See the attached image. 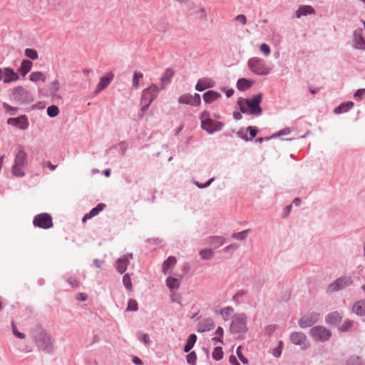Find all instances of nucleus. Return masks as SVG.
<instances>
[{
    "label": "nucleus",
    "instance_id": "30",
    "mask_svg": "<svg viewBox=\"0 0 365 365\" xmlns=\"http://www.w3.org/2000/svg\"><path fill=\"white\" fill-rule=\"evenodd\" d=\"M353 106L354 103L351 101L342 103L334 109V113L337 114L345 113L348 111Z\"/></svg>",
    "mask_w": 365,
    "mask_h": 365
},
{
    "label": "nucleus",
    "instance_id": "35",
    "mask_svg": "<svg viewBox=\"0 0 365 365\" xmlns=\"http://www.w3.org/2000/svg\"><path fill=\"white\" fill-rule=\"evenodd\" d=\"M346 365H365V363L360 357L352 356L348 359Z\"/></svg>",
    "mask_w": 365,
    "mask_h": 365
},
{
    "label": "nucleus",
    "instance_id": "16",
    "mask_svg": "<svg viewBox=\"0 0 365 365\" xmlns=\"http://www.w3.org/2000/svg\"><path fill=\"white\" fill-rule=\"evenodd\" d=\"M27 155L24 150L22 145H19L17 148V153L15 156L14 164L17 165L25 166L27 162Z\"/></svg>",
    "mask_w": 365,
    "mask_h": 365
},
{
    "label": "nucleus",
    "instance_id": "48",
    "mask_svg": "<svg viewBox=\"0 0 365 365\" xmlns=\"http://www.w3.org/2000/svg\"><path fill=\"white\" fill-rule=\"evenodd\" d=\"M3 107L6 110V111L10 113L11 115H15L16 111L18 110L17 108L12 107L6 103L3 104Z\"/></svg>",
    "mask_w": 365,
    "mask_h": 365
},
{
    "label": "nucleus",
    "instance_id": "56",
    "mask_svg": "<svg viewBox=\"0 0 365 365\" xmlns=\"http://www.w3.org/2000/svg\"><path fill=\"white\" fill-rule=\"evenodd\" d=\"M213 181H214V178H212L204 184H200L198 182H195V185L200 188H205V187H207V186H209Z\"/></svg>",
    "mask_w": 365,
    "mask_h": 365
},
{
    "label": "nucleus",
    "instance_id": "59",
    "mask_svg": "<svg viewBox=\"0 0 365 365\" xmlns=\"http://www.w3.org/2000/svg\"><path fill=\"white\" fill-rule=\"evenodd\" d=\"M68 282L73 287H77L79 286V282L75 278H72V277L69 278L68 279Z\"/></svg>",
    "mask_w": 365,
    "mask_h": 365
},
{
    "label": "nucleus",
    "instance_id": "26",
    "mask_svg": "<svg viewBox=\"0 0 365 365\" xmlns=\"http://www.w3.org/2000/svg\"><path fill=\"white\" fill-rule=\"evenodd\" d=\"M29 80L35 83L38 81L45 82L46 76L41 71H34L30 74Z\"/></svg>",
    "mask_w": 365,
    "mask_h": 365
},
{
    "label": "nucleus",
    "instance_id": "45",
    "mask_svg": "<svg viewBox=\"0 0 365 365\" xmlns=\"http://www.w3.org/2000/svg\"><path fill=\"white\" fill-rule=\"evenodd\" d=\"M143 76V73L140 72L135 71L134 72L133 78V85L135 88H138L139 86V79L142 78Z\"/></svg>",
    "mask_w": 365,
    "mask_h": 365
},
{
    "label": "nucleus",
    "instance_id": "7",
    "mask_svg": "<svg viewBox=\"0 0 365 365\" xmlns=\"http://www.w3.org/2000/svg\"><path fill=\"white\" fill-rule=\"evenodd\" d=\"M289 339L292 344L299 346L302 349H307L310 346L306 335L301 331L291 334Z\"/></svg>",
    "mask_w": 365,
    "mask_h": 365
},
{
    "label": "nucleus",
    "instance_id": "23",
    "mask_svg": "<svg viewBox=\"0 0 365 365\" xmlns=\"http://www.w3.org/2000/svg\"><path fill=\"white\" fill-rule=\"evenodd\" d=\"M342 317L338 312L329 314L326 317V322L329 324H336L341 322Z\"/></svg>",
    "mask_w": 365,
    "mask_h": 365
},
{
    "label": "nucleus",
    "instance_id": "11",
    "mask_svg": "<svg viewBox=\"0 0 365 365\" xmlns=\"http://www.w3.org/2000/svg\"><path fill=\"white\" fill-rule=\"evenodd\" d=\"M352 284V279L350 277H341L336 279L333 283L329 286V289L331 292L339 291L347 286Z\"/></svg>",
    "mask_w": 365,
    "mask_h": 365
},
{
    "label": "nucleus",
    "instance_id": "57",
    "mask_svg": "<svg viewBox=\"0 0 365 365\" xmlns=\"http://www.w3.org/2000/svg\"><path fill=\"white\" fill-rule=\"evenodd\" d=\"M247 131L250 133V135H251V138L250 140H252V138H254L256 135H257V129L252 127V126H249L247 128Z\"/></svg>",
    "mask_w": 365,
    "mask_h": 365
},
{
    "label": "nucleus",
    "instance_id": "4",
    "mask_svg": "<svg viewBox=\"0 0 365 365\" xmlns=\"http://www.w3.org/2000/svg\"><path fill=\"white\" fill-rule=\"evenodd\" d=\"M248 66L250 70L257 75H267L269 68L265 66L264 60L254 57L249 60Z\"/></svg>",
    "mask_w": 365,
    "mask_h": 365
},
{
    "label": "nucleus",
    "instance_id": "34",
    "mask_svg": "<svg viewBox=\"0 0 365 365\" xmlns=\"http://www.w3.org/2000/svg\"><path fill=\"white\" fill-rule=\"evenodd\" d=\"M234 309L231 307H227L220 310V314L225 320H228L233 313Z\"/></svg>",
    "mask_w": 365,
    "mask_h": 365
},
{
    "label": "nucleus",
    "instance_id": "32",
    "mask_svg": "<svg viewBox=\"0 0 365 365\" xmlns=\"http://www.w3.org/2000/svg\"><path fill=\"white\" fill-rule=\"evenodd\" d=\"M174 76V71L171 68H167L165 73L161 77V82L163 84L166 85L169 83Z\"/></svg>",
    "mask_w": 365,
    "mask_h": 365
},
{
    "label": "nucleus",
    "instance_id": "17",
    "mask_svg": "<svg viewBox=\"0 0 365 365\" xmlns=\"http://www.w3.org/2000/svg\"><path fill=\"white\" fill-rule=\"evenodd\" d=\"M114 75L108 73L107 76L101 78L99 83L97 85L96 93H98L102 90L106 88L113 79Z\"/></svg>",
    "mask_w": 365,
    "mask_h": 365
},
{
    "label": "nucleus",
    "instance_id": "61",
    "mask_svg": "<svg viewBox=\"0 0 365 365\" xmlns=\"http://www.w3.org/2000/svg\"><path fill=\"white\" fill-rule=\"evenodd\" d=\"M223 333H224L223 329L222 327H219L215 331V335L222 337Z\"/></svg>",
    "mask_w": 365,
    "mask_h": 365
},
{
    "label": "nucleus",
    "instance_id": "55",
    "mask_svg": "<svg viewBox=\"0 0 365 365\" xmlns=\"http://www.w3.org/2000/svg\"><path fill=\"white\" fill-rule=\"evenodd\" d=\"M365 95V88L359 89L354 94V98L361 100Z\"/></svg>",
    "mask_w": 365,
    "mask_h": 365
},
{
    "label": "nucleus",
    "instance_id": "46",
    "mask_svg": "<svg viewBox=\"0 0 365 365\" xmlns=\"http://www.w3.org/2000/svg\"><path fill=\"white\" fill-rule=\"evenodd\" d=\"M248 232H249V230H243L240 232L234 233L232 235V237L236 240H245L247 237Z\"/></svg>",
    "mask_w": 365,
    "mask_h": 365
},
{
    "label": "nucleus",
    "instance_id": "53",
    "mask_svg": "<svg viewBox=\"0 0 365 365\" xmlns=\"http://www.w3.org/2000/svg\"><path fill=\"white\" fill-rule=\"evenodd\" d=\"M12 329H13V333H14V334L16 337L20 338V339H24V338H25V334H23V333L19 332V331L17 330V329H16V326H15L14 323H12Z\"/></svg>",
    "mask_w": 365,
    "mask_h": 365
},
{
    "label": "nucleus",
    "instance_id": "40",
    "mask_svg": "<svg viewBox=\"0 0 365 365\" xmlns=\"http://www.w3.org/2000/svg\"><path fill=\"white\" fill-rule=\"evenodd\" d=\"M138 309V305L137 302L135 299H130L128 301V307L126 309L127 312H135Z\"/></svg>",
    "mask_w": 365,
    "mask_h": 365
},
{
    "label": "nucleus",
    "instance_id": "44",
    "mask_svg": "<svg viewBox=\"0 0 365 365\" xmlns=\"http://www.w3.org/2000/svg\"><path fill=\"white\" fill-rule=\"evenodd\" d=\"M123 282L127 289H128V290L132 289L133 286H132V283H131V279L128 274H126L123 276Z\"/></svg>",
    "mask_w": 365,
    "mask_h": 365
},
{
    "label": "nucleus",
    "instance_id": "49",
    "mask_svg": "<svg viewBox=\"0 0 365 365\" xmlns=\"http://www.w3.org/2000/svg\"><path fill=\"white\" fill-rule=\"evenodd\" d=\"M138 339L145 345H148L150 344V338L147 334H140L138 335Z\"/></svg>",
    "mask_w": 365,
    "mask_h": 365
},
{
    "label": "nucleus",
    "instance_id": "36",
    "mask_svg": "<svg viewBox=\"0 0 365 365\" xmlns=\"http://www.w3.org/2000/svg\"><path fill=\"white\" fill-rule=\"evenodd\" d=\"M200 255L202 259L207 260L213 257L214 253L210 249H204L200 252Z\"/></svg>",
    "mask_w": 365,
    "mask_h": 365
},
{
    "label": "nucleus",
    "instance_id": "60",
    "mask_svg": "<svg viewBox=\"0 0 365 365\" xmlns=\"http://www.w3.org/2000/svg\"><path fill=\"white\" fill-rule=\"evenodd\" d=\"M76 299L78 301L84 302L87 299V295L84 293H78L76 295Z\"/></svg>",
    "mask_w": 365,
    "mask_h": 365
},
{
    "label": "nucleus",
    "instance_id": "41",
    "mask_svg": "<svg viewBox=\"0 0 365 365\" xmlns=\"http://www.w3.org/2000/svg\"><path fill=\"white\" fill-rule=\"evenodd\" d=\"M47 113L50 117H56L59 113V109L56 106H51L47 108Z\"/></svg>",
    "mask_w": 365,
    "mask_h": 365
},
{
    "label": "nucleus",
    "instance_id": "6",
    "mask_svg": "<svg viewBox=\"0 0 365 365\" xmlns=\"http://www.w3.org/2000/svg\"><path fill=\"white\" fill-rule=\"evenodd\" d=\"M33 224L35 227L48 229L53 226L52 217L47 213H41L34 217Z\"/></svg>",
    "mask_w": 365,
    "mask_h": 365
},
{
    "label": "nucleus",
    "instance_id": "2",
    "mask_svg": "<svg viewBox=\"0 0 365 365\" xmlns=\"http://www.w3.org/2000/svg\"><path fill=\"white\" fill-rule=\"evenodd\" d=\"M201 128L209 133H213L222 128L223 124L221 122L215 121L210 118V113L203 111L200 115Z\"/></svg>",
    "mask_w": 365,
    "mask_h": 365
},
{
    "label": "nucleus",
    "instance_id": "1",
    "mask_svg": "<svg viewBox=\"0 0 365 365\" xmlns=\"http://www.w3.org/2000/svg\"><path fill=\"white\" fill-rule=\"evenodd\" d=\"M262 100L261 93L253 96L250 99H244L238 102L240 110L242 113H250L251 114L259 115L262 113V108L259 104Z\"/></svg>",
    "mask_w": 365,
    "mask_h": 365
},
{
    "label": "nucleus",
    "instance_id": "24",
    "mask_svg": "<svg viewBox=\"0 0 365 365\" xmlns=\"http://www.w3.org/2000/svg\"><path fill=\"white\" fill-rule=\"evenodd\" d=\"M221 96V94L214 91H208L203 95V99L205 103H211L214 101L218 99Z\"/></svg>",
    "mask_w": 365,
    "mask_h": 365
},
{
    "label": "nucleus",
    "instance_id": "22",
    "mask_svg": "<svg viewBox=\"0 0 365 365\" xmlns=\"http://www.w3.org/2000/svg\"><path fill=\"white\" fill-rule=\"evenodd\" d=\"M177 263V259L173 256H170L162 265L163 272L165 274L170 268H173Z\"/></svg>",
    "mask_w": 365,
    "mask_h": 365
},
{
    "label": "nucleus",
    "instance_id": "19",
    "mask_svg": "<svg viewBox=\"0 0 365 365\" xmlns=\"http://www.w3.org/2000/svg\"><path fill=\"white\" fill-rule=\"evenodd\" d=\"M314 13L315 11L312 6L309 5H304L299 7L295 14L296 17L299 19L303 16H307L308 14H314Z\"/></svg>",
    "mask_w": 365,
    "mask_h": 365
},
{
    "label": "nucleus",
    "instance_id": "54",
    "mask_svg": "<svg viewBox=\"0 0 365 365\" xmlns=\"http://www.w3.org/2000/svg\"><path fill=\"white\" fill-rule=\"evenodd\" d=\"M235 21L240 22L242 25H245L247 23V18L245 15L240 14L235 17Z\"/></svg>",
    "mask_w": 365,
    "mask_h": 365
},
{
    "label": "nucleus",
    "instance_id": "51",
    "mask_svg": "<svg viewBox=\"0 0 365 365\" xmlns=\"http://www.w3.org/2000/svg\"><path fill=\"white\" fill-rule=\"evenodd\" d=\"M260 51L264 53L265 56H268L270 54V48L267 43H262L261 44Z\"/></svg>",
    "mask_w": 365,
    "mask_h": 365
},
{
    "label": "nucleus",
    "instance_id": "3",
    "mask_svg": "<svg viewBox=\"0 0 365 365\" xmlns=\"http://www.w3.org/2000/svg\"><path fill=\"white\" fill-rule=\"evenodd\" d=\"M247 318L245 314H237L230 324V331L232 333H243L247 331Z\"/></svg>",
    "mask_w": 365,
    "mask_h": 365
},
{
    "label": "nucleus",
    "instance_id": "21",
    "mask_svg": "<svg viewBox=\"0 0 365 365\" xmlns=\"http://www.w3.org/2000/svg\"><path fill=\"white\" fill-rule=\"evenodd\" d=\"M106 207V205L103 203H99L96 207L93 208L89 213L84 215L82 219L83 222H85L86 220L98 215L101 211H102Z\"/></svg>",
    "mask_w": 365,
    "mask_h": 365
},
{
    "label": "nucleus",
    "instance_id": "39",
    "mask_svg": "<svg viewBox=\"0 0 365 365\" xmlns=\"http://www.w3.org/2000/svg\"><path fill=\"white\" fill-rule=\"evenodd\" d=\"M223 357V351L221 347H216L213 352H212V358L216 360L219 361L222 359Z\"/></svg>",
    "mask_w": 365,
    "mask_h": 365
},
{
    "label": "nucleus",
    "instance_id": "18",
    "mask_svg": "<svg viewBox=\"0 0 365 365\" xmlns=\"http://www.w3.org/2000/svg\"><path fill=\"white\" fill-rule=\"evenodd\" d=\"M214 86V81L210 78L200 79L195 86L196 90L202 91L206 88H212Z\"/></svg>",
    "mask_w": 365,
    "mask_h": 365
},
{
    "label": "nucleus",
    "instance_id": "8",
    "mask_svg": "<svg viewBox=\"0 0 365 365\" xmlns=\"http://www.w3.org/2000/svg\"><path fill=\"white\" fill-rule=\"evenodd\" d=\"M19 78V74L13 68L6 67L0 68V81L5 83L16 81Z\"/></svg>",
    "mask_w": 365,
    "mask_h": 365
},
{
    "label": "nucleus",
    "instance_id": "27",
    "mask_svg": "<svg viewBox=\"0 0 365 365\" xmlns=\"http://www.w3.org/2000/svg\"><path fill=\"white\" fill-rule=\"evenodd\" d=\"M33 63L29 60H23L21 66L19 68V72L21 73L24 76L27 74L32 68Z\"/></svg>",
    "mask_w": 365,
    "mask_h": 365
},
{
    "label": "nucleus",
    "instance_id": "20",
    "mask_svg": "<svg viewBox=\"0 0 365 365\" xmlns=\"http://www.w3.org/2000/svg\"><path fill=\"white\" fill-rule=\"evenodd\" d=\"M354 46L357 49L365 50V39L362 36V31H355Z\"/></svg>",
    "mask_w": 365,
    "mask_h": 365
},
{
    "label": "nucleus",
    "instance_id": "15",
    "mask_svg": "<svg viewBox=\"0 0 365 365\" xmlns=\"http://www.w3.org/2000/svg\"><path fill=\"white\" fill-rule=\"evenodd\" d=\"M133 255L131 253L127 254L123 257L119 258L116 262V269L117 271L123 274L125 272L130 261L133 259Z\"/></svg>",
    "mask_w": 365,
    "mask_h": 365
},
{
    "label": "nucleus",
    "instance_id": "9",
    "mask_svg": "<svg viewBox=\"0 0 365 365\" xmlns=\"http://www.w3.org/2000/svg\"><path fill=\"white\" fill-rule=\"evenodd\" d=\"M319 319V314L312 312L302 317L299 320V325L302 328H306L316 323Z\"/></svg>",
    "mask_w": 365,
    "mask_h": 365
},
{
    "label": "nucleus",
    "instance_id": "43",
    "mask_svg": "<svg viewBox=\"0 0 365 365\" xmlns=\"http://www.w3.org/2000/svg\"><path fill=\"white\" fill-rule=\"evenodd\" d=\"M186 359L189 364L195 365L197 361V355L194 351H192L187 355Z\"/></svg>",
    "mask_w": 365,
    "mask_h": 365
},
{
    "label": "nucleus",
    "instance_id": "14",
    "mask_svg": "<svg viewBox=\"0 0 365 365\" xmlns=\"http://www.w3.org/2000/svg\"><path fill=\"white\" fill-rule=\"evenodd\" d=\"M13 95L14 98L21 102H26L29 101L31 93L22 86H17L13 90Z\"/></svg>",
    "mask_w": 365,
    "mask_h": 365
},
{
    "label": "nucleus",
    "instance_id": "28",
    "mask_svg": "<svg viewBox=\"0 0 365 365\" xmlns=\"http://www.w3.org/2000/svg\"><path fill=\"white\" fill-rule=\"evenodd\" d=\"M166 284L170 290L178 289L180 287V280L177 278L169 277L167 278Z\"/></svg>",
    "mask_w": 365,
    "mask_h": 365
},
{
    "label": "nucleus",
    "instance_id": "13",
    "mask_svg": "<svg viewBox=\"0 0 365 365\" xmlns=\"http://www.w3.org/2000/svg\"><path fill=\"white\" fill-rule=\"evenodd\" d=\"M180 103L188 104L193 106H198L200 105L201 98L198 93H195L192 96L190 94H184L180 96L178 99Z\"/></svg>",
    "mask_w": 365,
    "mask_h": 365
},
{
    "label": "nucleus",
    "instance_id": "33",
    "mask_svg": "<svg viewBox=\"0 0 365 365\" xmlns=\"http://www.w3.org/2000/svg\"><path fill=\"white\" fill-rule=\"evenodd\" d=\"M197 340V336L195 334H192L189 336L187 343L185 346L184 351L185 352H189L191 349L193 347Z\"/></svg>",
    "mask_w": 365,
    "mask_h": 365
},
{
    "label": "nucleus",
    "instance_id": "38",
    "mask_svg": "<svg viewBox=\"0 0 365 365\" xmlns=\"http://www.w3.org/2000/svg\"><path fill=\"white\" fill-rule=\"evenodd\" d=\"M25 55L32 60H36L38 58L37 51L33 48H26L25 50Z\"/></svg>",
    "mask_w": 365,
    "mask_h": 365
},
{
    "label": "nucleus",
    "instance_id": "25",
    "mask_svg": "<svg viewBox=\"0 0 365 365\" xmlns=\"http://www.w3.org/2000/svg\"><path fill=\"white\" fill-rule=\"evenodd\" d=\"M352 310L359 316L365 315V300H361L354 304Z\"/></svg>",
    "mask_w": 365,
    "mask_h": 365
},
{
    "label": "nucleus",
    "instance_id": "29",
    "mask_svg": "<svg viewBox=\"0 0 365 365\" xmlns=\"http://www.w3.org/2000/svg\"><path fill=\"white\" fill-rule=\"evenodd\" d=\"M252 85V81L246 78H240L237 83V87L240 91H245L250 88Z\"/></svg>",
    "mask_w": 365,
    "mask_h": 365
},
{
    "label": "nucleus",
    "instance_id": "10",
    "mask_svg": "<svg viewBox=\"0 0 365 365\" xmlns=\"http://www.w3.org/2000/svg\"><path fill=\"white\" fill-rule=\"evenodd\" d=\"M7 124L16 127L21 130H26L28 128L29 123L27 117L22 115L17 118H10L7 120Z\"/></svg>",
    "mask_w": 365,
    "mask_h": 365
},
{
    "label": "nucleus",
    "instance_id": "42",
    "mask_svg": "<svg viewBox=\"0 0 365 365\" xmlns=\"http://www.w3.org/2000/svg\"><path fill=\"white\" fill-rule=\"evenodd\" d=\"M60 89V84L58 80H54L50 87L51 93L53 95H56Z\"/></svg>",
    "mask_w": 365,
    "mask_h": 365
},
{
    "label": "nucleus",
    "instance_id": "47",
    "mask_svg": "<svg viewBox=\"0 0 365 365\" xmlns=\"http://www.w3.org/2000/svg\"><path fill=\"white\" fill-rule=\"evenodd\" d=\"M353 325V322L350 320H346L343 322V324L339 327V330L342 331H346L349 330Z\"/></svg>",
    "mask_w": 365,
    "mask_h": 365
},
{
    "label": "nucleus",
    "instance_id": "58",
    "mask_svg": "<svg viewBox=\"0 0 365 365\" xmlns=\"http://www.w3.org/2000/svg\"><path fill=\"white\" fill-rule=\"evenodd\" d=\"M282 344V342L280 341L279 342V347L274 349L273 350V355L275 356V357H279L280 355H281V353H282V350H281V346Z\"/></svg>",
    "mask_w": 365,
    "mask_h": 365
},
{
    "label": "nucleus",
    "instance_id": "64",
    "mask_svg": "<svg viewBox=\"0 0 365 365\" xmlns=\"http://www.w3.org/2000/svg\"><path fill=\"white\" fill-rule=\"evenodd\" d=\"M133 363H135V364H138V365H140L142 364V361L141 359H140L138 357H134L133 359Z\"/></svg>",
    "mask_w": 365,
    "mask_h": 365
},
{
    "label": "nucleus",
    "instance_id": "5",
    "mask_svg": "<svg viewBox=\"0 0 365 365\" xmlns=\"http://www.w3.org/2000/svg\"><path fill=\"white\" fill-rule=\"evenodd\" d=\"M309 334L314 341H325L331 336V331L322 326H316L310 329Z\"/></svg>",
    "mask_w": 365,
    "mask_h": 365
},
{
    "label": "nucleus",
    "instance_id": "37",
    "mask_svg": "<svg viewBox=\"0 0 365 365\" xmlns=\"http://www.w3.org/2000/svg\"><path fill=\"white\" fill-rule=\"evenodd\" d=\"M24 166L14 165L12 167V173L15 176L17 177H23L24 175V171L23 170V168Z\"/></svg>",
    "mask_w": 365,
    "mask_h": 365
},
{
    "label": "nucleus",
    "instance_id": "12",
    "mask_svg": "<svg viewBox=\"0 0 365 365\" xmlns=\"http://www.w3.org/2000/svg\"><path fill=\"white\" fill-rule=\"evenodd\" d=\"M158 91L159 89L156 86H151L148 88L144 90L142 94L141 103H148V104H150L156 98Z\"/></svg>",
    "mask_w": 365,
    "mask_h": 365
},
{
    "label": "nucleus",
    "instance_id": "52",
    "mask_svg": "<svg viewBox=\"0 0 365 365\" xmlns=\"http://www.w3.org/2000/svg\"><path fill=\"white\" fill-rule=\"evenodd\" d=\"M241 346H239L237 349V356L239 357L240 360L244 364H248V360L243 356V354H242L241 351Z\"/></svg>",
    "mask_w": 365,
    "mask_h": 365
},
{
    "label": "nucleus",
    "instance_id": "31",
    "mask_svg": "<svg viewBox=\"0 0 365 365\" xmlns=\"http://www.w3.org/2000/svg\"><path fill=\"white\" fill-rule=\"evenodd\" d=\"M224 241V238L220 236H214L209 238V244L215 248L222 246Z\"/></svg>",
    "mask_w": 365,
    "mask_h": 365
},
{
    "label": "nucleus",
    "instance_id": "62",
    "mask_svg": "<svg viewBox=\"0 0 365 365\" xmlns=\"http://www.w3.org/2000/svg\"><path fill=\"white\" fill-rule=\"evenodd\" d=\"M290 133V130L289 128H286V129H284V130H282L279 132V135H287Z\"/></svg>",
    "mask_w": 365,
    "mask_h": 365
},
{
    "label": "nucleus",
    "instance_id": "50",
    "mask_svg": "<svg viewBox=\"0 0 365 365\" xmlns=\"http://www.w3.org/2000/svg\"><path fill=\"white\" fill-rule=\"evenodd\" d=\"M196 14L198 15V17L200 19H202V20L206 19L207 13L204 8H202V7L199 8L198 10L197 11Z\"/></svg>",
    "mask_w": 365,
    "mask_h": 365
},
{
    "label": "nucleus",
    "instance_id": "63",
    "mask_svg": "<svg viewBox=\"0 0 365 365\" xmlns=\"http://www.w3.org/2000/svg\"><path fill=\"white\" fill-rule=\"evenodd\" d=\"M233 117L236 119V120H240L242 118V114L240 113V112H235L233 113Z\"/></svg>",
    "mask_w": 365,
    "mask_h": 365
}]
</instances>
